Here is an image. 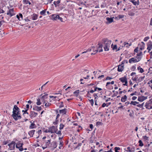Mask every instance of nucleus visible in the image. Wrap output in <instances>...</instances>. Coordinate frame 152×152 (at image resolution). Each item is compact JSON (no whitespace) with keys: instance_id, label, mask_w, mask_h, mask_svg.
I'll list each match as a JSON object with an SVG mask.
<instances>
[{"instance_id":"obj_1","label":"nucleus","mask_w":152,"mask_h":152,"mask_svg":"<svg viewBox=\"0 0 152 152\" xmlns=\"http://www.w3.org/2000/svg\"><path fill=\"white\" fill-rule=\"evenodd\" d=\"M102 44L99 43V45L98 48H102L103 45L104 46V48L105 51L109 50L110 47V45L111 44V41L109 40L107 38H104L102 40Z\"/></svg>"},{"instance_id":"obj_2","label":"nucleus","mask_w":152,"mask_h":152,"mask_svg":"<svg viewBox=\"0 0 152 152\" xmlns=\"http://www.w3.org/2000/svg\"><path fill=\"white\" fill-rule=\"evenodd\" d=\"M92 50L93 52V53H91V55H94L97 52L98 50H97V49L96 48H93L92 49H88L87 50H86V51H84L82 53H86L88 52H90Z\"/></svg>"},{"instance_id":"obj_3","label":"nucleus","mask_w":152,"mask_h":152,"mask_svg":"<svg viewBox=\"0 0 152 152\" xmlns=\"http://www.w3.org/2000/svg\"><path fill=\"white\" fill-rule=\"evenodd\" d=\"M12 116L13 118L16 121L20 119L21 118L20 113H18V114L16 113L12 114Z\"/></svg>"},{"instance_id":"obj_4","label":"nucleus","mask_w":152,"mask_h":152,"mask_svg":"<svg viewBox=\"0 0 152 152\" xmlns=\"http://www.w3.org/2000/svg\"><path fill=\"white\" fill-rule=\"evenodd\" d=\"M52 18L55 20H59L61 22H63V19L62 18L60 17L58 15L54 14L52 16Z\"/></svg>"},{"instance_id":"obj_5","label":"nucleus","mask_w":152,"mask_h":152,"mask_svg":"<svg viewBox=\"0 0 152 152\" xmlns=\"http://www.w3.org/2000/svg\"><path fill=\"white\" fill-rule=\"evenodd\" d=\"M152 99H150L149 101L146 102L145 106L146 108L148 109H152Z\"/></svg>"},{"instance_id":"obj_6","label":"nucleus","mask_w":152,"mask_h":152,"mask_svg":"<svg viewBox=\"0 0 152 152\" xmlns=\"http://www.w3.org/2000/svg\"><path fill=\"white\" fill-rule=\"evenodd\" d=\"M141 59V57H140L137 58V59H135L134 58H132L129 59V62L130 63H131L132 62L134 63L137 62L139 61Z\"/></svg>"},{"instance_id":"obj_7","label":"nucleus","mask_w":152,"mask_h":152,"mask_svg":"<svg viewBox=\"0 0 152 152\" xmlns=\"http://www.w3.org/2000/svg\"><path fill=\"white\" fill-rule=\"evenodd\" d=\"M38 115V113L34 111H31L29 114V116L31 119H33L36 117Z\"/></svg>"},{"instance_id":"obj_8","label":"nucleus","mask_w":152,"mask_h":152,"mask_svg":"<svg viewBox=\"0 0 152 152\" xmlns=\"http://www.w3.org/2000/svg\"><path fill=\"white\" fill-rule=\"evenodd\" d=\"M49 129L50 130V133H51L56 132L58 130L57 126L55 127L54 126H52L50 127Z\"/></svg>"},{"instance_id":"obj_9","label":"nucleus","mask_w":152,"mask_h":152,"mask_svg":"<svg viewBox=\"0 0 152 152\" xmlns=\"http://www.w3.org/2000/svg\"><path fill=\"white\" fill-rule=\"evenodd\" d=\"M119 80L123 83H125L124 84H123L124 86H127V79L126 77H124L120 78Z\"/></svg>"},{"instance_id":"obj_10","label":"nucleus","mask_w":152,"mask_h":152,"mask_svg":"<svg viewBox=\"0 0 152 152\" xmlns=\"http://www.w3.org/2000/svg\"><path fill=\"white\" fill-rule=\"evenodd\" d=\"M20 113V109L16 105H15L13 109L12 114Z\"/></svg>"},{"instance_id":"obj_11","label":"nucleus","mask_w":152,"mask_h":152,"mask_svg":"<svg viewBox=\"0 0 152 152\" xmlns=\"http://www.w3.org/2000/svg\"><path fill=\"white\" fill-rule=\"evenodd\" d=\"M8 145L9 146L10 150H13L15 148V142L13 141Z\"/></svg>"},{"instance_id":"obj_12","label":"nucleus","mask_w":152,"mask_h":152,"mask_svg":"<svg viewBox=\"0 0 152 152\" xmlns=\"http://www.w3.org/2000/svg\"><path fill=\"white\" fill-rule=\"evenodd\" d=\"M152 49V42L149 41L148 43L147 49L148 50V52H149Z\"/></svg>"},{"instance_id":"obj_13","label":"nucleus","mask_w":152,"mask_h":152,"mask_svg":"<svg viewBox=\"0 0 152 152\" xmlns=\"http://www.w3.org/2000/svg\"><path fill=\"white\" fill-rule=\"evenodd\" d=\"M29 107V104H27L26 105V109H25V110H23L22 112H23V115H25L27 114L28 115V113L27 112V111L28 110V109Z\"/></svg>"},{"instance_id":"obj_14","label":"nucleus","mask_w":152,"mask_h":152,"mask_svg":"<svg viewBox=\"0 0 152 152\" xmlns=\"http://www.w3.org/2000/svg\"><path fill=\"white\" fill-rule=\"evenodd\" d=\"M14 9H10L9 11L7 13V15H10V17H12L13 15H14V14L13 13Z\"/></svg>"},{"instance_id":"obj_15","label":"nucleus","mask_w":152,"mask_h":152,"mask_svg":"<svg viewBox=\"0 0 152 152\" xmlns=\"http://www.w3.org/2000/svg\"><path fill=\"white\" fill-rule=\"evenodd\" d=\"M42 109V108L41 107H38L36 106H34L33 108V110L38 111L41 110Z\"/></svg>"},{"instance_id":"obj_16","label":"nucleus","mask_w":152,"mask_h":152,"mask_svg":"<svg viewBox=\"0 0 152 152\" xmlns=\"http://www.w3.org/2000/svg\"><path fill=\"white\" fill-rule=\"evenodd\" d=\"M113 18H107L106 19L107 20V22H106V23L107 24H108L109 23H111L113 21Z\"/></svg>"},{"instance_id":"obj_17","label":"nucleus","mask_w":152,"mask_h":152,"mask_svg":"<svg viewBox=\"0 0 152 152\" xmlns=\"http://www.w3.org/2000/svg\"><path fill=\"white\" fill-rule=\"evenodd\" d=\"M124 65H119L118 66V72H122L124 69Z\"/></svg>"},{"instance_id":"obj_18","label":"nucleus","mask_w":152,"mask_h":152,"mask_svg":"<svg viewBox=\"0 0 152 152\" xmlns=\"http://www.w3.org/2000/svg\"><path fill=\"white\" fill-rule=\"evenodd\" d=\"M129 1L133 3L134 5H138L139 4V0H129Z\"/></svg>"},{"instance_id":"obj_19","label":"nucleus","mask_w":152,"mask_h":152,"mask_svg":"<svg viewBox=\"0 0 152 152\" xmlns=\"http://www.w3.org/2000/svg\"><path fill=\"white\" fill-rule=\"evenodd\" d=\"M23 145V143H21L20 142H18L16 145V147L17 148H21L22 147Z\"/></svg>"},{"instance_id":"obj_20","label":"nucleus","mask_w":152,"mask_h":152,"mask_svg":"<svg viewBox=\"0 0 152 152\" xmlns=\"http://www.w3.org/2000/svg\"><path fill=\"white\" fill-rule=\"evenodd\" d=\"M35 132V130H31L28 133V134L31 137H33V135L34 134V132Z\"/></svg>"},{"instance_id":"obj_21","label":"nucleus","mask_w":152,"mask_h":152,"mask_svg":"<svg viewBox=\"0 0 152 152\" xmlns=\"http://www.w3.org/2000/svg\"><path fill=\"white\" fill-rule=\"evenodd\" d=\"M16 17L19 20H21L23 19V15L21 13H19V15H17Z\"/></svg>"},{"instance_id":"obj_22","label":"nucleus","mask_w":152,"mask_h":152,"mask_svg":"<svg viewBox=\"0 0 152 152\" xmlns=\"http://www.w3.org/2000/svg\"><path fill=\"white\" fill-rule=\"evenodd\" d=\"M38 15L35 13H34L32 15V19L33 20H35L37 19Z\"/></svg>"},{"instance_id":"obj_23","label":"nucleus","mask_w":152,"mask_h":152,"mask_svg":"<svg viewBox=\"0 0 152 152\" xmlns=\"http://www.w3.org/2000/svg\"><path fill=\"white\" fill-rule=\"evenodd\" d=\"M59 112L63 115L65 114L66 113V108H64V109L60 110H59Z\"/></svg>"},{"instance_id":"obj_24","label":"nucleus","mask_w":152,"mask_h":152,"mask_svg":"<svg viewBox=\"0 0 152 152\" xmlns=\"http://www.w3.org/2000/svg\"><path fill=\"white\" fill-rule=\"evenodd\" d=\"M61 2V0H58L57 1H54L53 4H54L56 7L58 6L59 4Z\"/></svg>"},{"instance_id":"obj_25","label":"nucleus","mask_w":152,"mask_h":152,"mask_svg":"<svg viewBox=\"0 0 152 152\" xmlns=\"http://www.w3.org/2000/svg\"><path fill=\"white\" fill-rule=\"evenodd\" d=\"M37 127L36 125L33 123H31L29 126V129H32L36 128Z\"/></svg>"},{"instance_id":"obj_26","label":"nucleus","mask_w":152,"mask_h":152,"mask_svg":"<svg viewBox=\"0 0 152 152\" xmlns=\"http://www.w3.org/2000/svg\"><path fill=\"white\" fill-rule=\"evenodd\" d=\"M126 99L127 96L126 95H125L121 97V101L122 102H124L126 100Z\"/></svg>"},{"instance_id":"obj_27","label":"nucleus","mask_w":152,"mask_h":152,"mask_svg":"<svg viewBox=\"0 0 152 152\" xmlns=\"http://www.w3.org/2000/svg\"><path fill=\"white\" fill-rule=\"evenodd\" d=\"M144 78L145 76L140 77L137 80L138 81V83L141 82L144 80Z\"/></svg>"},{"instance_id":"obj_28","label":"nucleus","mask_w":152,"mask_h":152,"mask_svg":"<svg viewBox=\"0 0 152 152\" xmlns=\"http://www.w3.org/2000/svg\"><path fill=\"white\" fill-rule=\"evenodd\" d=\"M139 103V102H136V101H132L131 102L130 104L131 105L132 104L134 105H136L137 104H138Z\"/></svg>"},{"instance_id":"obj_29","label":"nucleus","mask_w":152,"mask_h":152,"mask_svg":"<svg viewBox=\"0 0 152 152\" xmlns=\"http://www.w3.org/2000/svg\"><path fill=\"white\" fill-rule=\"evenodd\" d=\"M37 102L36 103L37 105H39L41 104V99L40 98H38L37 100Z\"/></svg>"},{"instance_id":"obj_30","label":"nucleus","mask_w":152,"mask_h":152,"mask_svg":"<svg viewBox=\"0 0 152 152\" xmlns=\"http://www.w3.org/2000/svg\"><path fill=\"white\" fill-rule=\"evenodd\" d=\"M138 100L140 102H142L144 100V99L143 96L139 97L138 99Z\"/></svg>"},{"instance_id":"obj_31","label":"nucleus","mask_w":152,"mask_h":152,"mask_svg":"<svg viewBox=\"0 0 152 152\" xmlns=\"http://www.w3.org/2000/svg\"><path fill=\"white\" fill-rule=\"evenodd\" d=\"M23 3H25L26 4H28L29 5L31 4V3L28 0H23Z\"/></svg>"},{"instance_id":"obj_32","label":"nucleus","mask_w":152,"mask_h":152,"mask_svg":"<svg viewBox=\"0 0 152 152\" xmlns=\"http://www.w3.org/2000/svg\"><path fill=\"white\" fill-rule=\"evenodd\" d=\"M51 104L49 102H46L45 103V106L47 107L50 106L51 105Z\"/></svg>"},{"instance_id":"obj_33","label":"nucleus","mask_w":152,"mask_h":152,"mask_svg":"<svg viewBox=\"0 0 152 152\" xmlns=\"http://www.w3.org/2000/svg\"><path fill=\"white\" fill-rule=\"evenodd\" d=\"M138 143H139V146L142 147L143 145V144L141 140H139L138 141Z\"/></svg>"},{"instance_id":"obj_34","label":"nucleus","mask_w":152,"mask_h":152,"mask_svg":"<svg viewBox=\"0 0 152 152\" xmlns=\"http://www.w3.org/2000/svg\"><path fill=\"white\" fill-rule=\"evenodd\" d=\"M48 95L47 94H44V95L42 96L41 97L44 99L46 100V99L48 98Z\"/></svg>"},{"instance_id":"obj_35","label":"nucleus","mask_w":152,"mask_h":152,"mask_svg":"<svg viewBox=\"0 0 152 152\" xmlns=\"http://www.w3.org/2000/svg\"><path fill=\"white\" fill-rule=\"evenodd\" d=\"M64 126V125L63 124H61L60 125V127L59 129L60 130H61L63 129Z\"/></svg>"},{"instance_id":"obj_36","label":"nucleus","mask_w":152,"mask_h":152,"mask_svg":"<svg viewBox=\"0 0 152 152\" xmlns=\"http://www.w3.org/2000/svg\"><path fill=\"white\" fill-rule=\"evenodd\" d=\"M41 101L43 102V104L45 103L47 101L46 100L42 98V97L40 98Z\"/></svg>"},{"instance_id":"obj_37","label":"nucleus","mask_w":152,"mask_h":152,"mask_svg":"<svg viewBox=\"0 0 152 152\" xmlns=\"http://www.w3.org/2000/svg\"><path fill=\"white\" fill-rule=\"evenodd\" d=\"M115 152H119L118 150H120V148L119 147H115Z\"/></svg>"},{"instance_id":"obj_38","label":"nucleus","mask_w":152,"mask_h":152,"mask_svg":"<svg viewBox=\"0 0 152 152\" xmlns=\"http://www.w3.org/2000/svg\"><path fill=\"white\" fill-rule=\"evenodd\" d=\"M46 11L45 10H43L42 11H41L40 13L41 15H44Z\"/></svg>"},{"instance_id":"obj_39","label":"nucleus","mask_w":152,"mask_h":152,"mask_svg":"<svg viewBox=\"0 0 152 152\" xmlns=\"http://www.w3.org/2000/svg\"><path fill=\"white\" fill-rule=\"evenodd\" d=\"M128 15L130 16H133L134 15V13L132 12H129Z\"/></svg>"},{"instance_id":"obj_40","label":"nucleus","mask_w":152,"mask_h":152,"mask_svg":"<svg viewBox=\"0 0 152 152\" xmlns=\"http://www.w3.org/2000/svg\"><path fill=\"white\" fill-rule=\"evenodd\" d=\"M144 103H142L141 104H139L137 105V106L140 108H142L143 106Z\"/></svg>"},{"instance_id":"obj_41","label":"nucleus","mask_w":152,"mask_h":152,"mask_svg":"<svg viewBox=\"0 0 152 152\" xmlns=\"http://www.w3.org/2000/svg\"><path fill=\"white\" fill-rule=\"evenodd\" d=\"M90 102L91 103V105L93 106L94 104V100L93 99L89 100Z\"/></svg>"},{"instance_id":"obj_42","label":"nucleus","mask_w":152,"mask_h":152,"mask_svg":"<svg viewBox=\"0 0 152 152\" xmlns=\"http://www.w3.org/2000/svg\"><path fill=\"white\" fill-rule=\"evenodd\" d=\"M102 124L101 122L99 121H98L96 122V125L97 126L102 125Z\"/></svg>"},{"instance_id":"obj_43","label":"nucleus","mask_w":152,"mask_h":152,"mask_svg":"<svg viewBox=\"0 0 152 152\" xmlns=\"http://www.w3.org/2000/svg\"><path fill=\"white\" fill-rule=\"evenodd\" d=\"M143 138L146 141L148 140V137L146 136H143Z\"/></svg>"},{"instance_id":"obj_44","label":"nucleus","mask_w":152,"mask_h":152,"mask_svg":"<svg viewBox=\"0 0 152 152\" xmlns=\"http://www.w3.org/2000/svg\"><path fill=\"white\" fill-rule=\"evenodd\" d=\"M149 39V37H145L144 39V41L145 42L147 41Z\"/></svg>"},{"instance_id":"obj_45","label":"nucleus","mask_w":152,"mask_h":152,"mask_svg":"<svg viewBox=\"0 0 152 152\" xmlns=\"http://www.w3.org/2000/svg\"><path fill=\"white\" fill-rule=\"evenodd\" d=\"M53 0H48L47 3L45 4H48V3L51 4Z\"/></svg>"},{"instance_id":"obj_46","label":"nucleus","mask_w":152,"mask_h":152,"mask_svg":"<svg viewBox=\"0 0 152 152\" xmlns=\"http://www.w3.org/2000/svg\"><path fill=\"white\" fill-rule=\"evenodd\" d=\"M124 16L122 15H119L118 16V17L119 18V19H121L123 18L124 17Z\"/></svg>"},{"instance_id":"obj_47","label":"nucleus","mask_w":152,"mask_h":152,"mask_svg":"<svg viewBox=\"0 0 152 152\" xmlns=\"http://www.w3.org/2000/svg\"><path fill=\"white\" fill-rule=\"evenodd\" d=\"M56 134H60V135H61V131H60V130H59L58 131H57L56 132H55Z\"/></svg>"},{"instance_id":"obj_48","label":"nucleus","mask_w":152,"mask_h":152,"mask_svg":"<svg viewBox=\"0 0 152 152\" xmlns=\"http://www.w3.org/2000/svg\"><path fill=\"white\" fill-rule=\"evenodd\" d=\"M57 146L56 143V142H53V147L54 148H56Z\"/></svg>"},{"instance_id":"obj_49","label":"nucleus","mask_w":152,"mask_h":152,"mask_svg":"<svg viewBox=\"0 0 152 152\" xmlns=\"http://www.w3.org/2000/svg\"><path fill=\"white\" fill-rule=\"evenodd\" d=\"M61 104L59 106V107L60 108L63 107H64V105L63 104V102H61Z\"/></svg>"},{"instance_id":"obj_50","label":"nucleus","mask_w":152,"mask_h":152,"mask_svg":"<svg viewBox=\"0 0 152 152\" xmlns=\"http://www.w3.org/2000/svg\"><path fill=\"white\" fill-rule=\"evenodd\" d=\"M127 150H126L127 151H129V152H131V148L129 147H128L127 148Z\"/></svg>"},{"instance_id":"obj_51","label":"nucleus","mask_w":152,"mask_h":152,"mask_svg":"<svg viewBox=\"0 0 152 152\" xmlns=\"http://www.w3.org/2000/svg\"><path fill=\"white\" fill-rule=\"evenodd\" d=\"M142 53L141 51H140L139 53L137 54V56H142Z\"/></svg>"},{"instance_id":"obj_52","label":"nucleus","mask_w":152,"mask_h":152,"mask_svg":"<svg viewBox=\"0 0 152 152\" xmlns=\"http://www.w3.org/2000/svg\"><path fill=\"white\" fill-rule=\"evenodd\" d=\"M136 69V67L135 66H133L132 67V69L133 71H134Z\"/></svg>"},{"instance_id":"obj_53","label":"nucleus","mask_w":152,"mask_h":152,"mask_svg":"<svg viewBox=\"0 0 152 152\" xmlns=\"http://www.w3.org/2000/svg\"><path fill=\"white\" fill-rule=\"evenodd\" d=\"M79 93V90H77L75 91L73 93L74 94H78Z\"/></svg>"},{"instance_id":"obj_54","label":"nucleus","mask_w":152,"mask_h":152,"mask_svg":"<svg viewBox=\"0 0 152 152\" xmlns=\"http://www.w3.org/2000/svg\"><path fill=\"white\" fill-rule=\"evenodd\" d=\"M124 106L123 105H121L119 107H118V109H125V107H124Z\"/></svg>"},{"instance_id":"obj_55","label":"nucleus","mask_w":152,"mask_h":152,"mask_svg":"<svg viewBox=\"0 0 152 152\" xmlns=\"http://www.w3.org/2000/svg\"><path fill=\"white\" fill-rule=\"evenodd\" d=\"M138 51V47H137L134 50V52H135L137 53Z\"/></svg>"},{"instance_id":"obj_56","label":"nucleus","mask_w":152,"mask_h":152,"mask_svg":"<svg viewBox=\"0 0 152 152\" xmlns=\"http://www.w3.org/2000/svg\"><path fill=\"white\" fill-rule=\"evenodd\" d=\"M117 46L116 45H115L114 46V47L113 48V49L114 50H117Z\"/></svg>"},{"instance_id":"obj_57","label":"nucleus","mask_w":152,"mask_h":152,"mask_svg":"<svg viewBox=\"0 0 152 152\" xmlns=\"http://www.w3.org/2000/svg\"><path fill=\"white\" fill-rule=\"evenodd\" d=\"M58 120H56L54 122H53V124L54 125H56L58 124Z\"/></svg>"},{"instance_id":"obj_58","label":"nucleus","mask_w":152,"mask_h":152,"mask_svg":"<svg viewBox=\"0 0 152 152\" xmlns=\"http://www.w3.org/2000/svg\"><path fill=\"white\" fill-rule=\"evenodd\" d=\"M140 72L141 73H142L144 72V71L143 69L141 68L140 69Z\"/></svg>"},{"instance_id":"obj_59","label":"nucleus","mask_w":152,"mask_h":152,"mask_svg":"<svg viewBox=\"0 0 152 152\" xmlns=\"http://www.w3.org/2000/svg\"><path fill=\"white\" fill-rule=\"evenodd\" d=\"M63 145H64V144L63 143V142L62 141H61L60 142L59 145L62 146Z\"/></svg>"},{"instance_id":"obj_60","label":"nucleus","mask_w":152,"mask_h":152,"mask_svg":"<svg viewBox=\"0 0 152 152\" xmlns=\"http://www.w3.org/2000/svg\"><path fill=\"white\" fill-rule=\"evenodd\" d=\"M44 132H45V133H48V132H49V133L50 132V130L49 129L48 130L46 129L44 131Z\"/></svg>"},{"instance_id":"obj_61","label":"nucleus","mask_w":152,"mask_h":152,"mask_svg":"<svg viewBox=\"0 0 152 152\" xmlns=\"http://www.w3.org/2000/svg\"><path fill=\"white\" fill-rule=\"evenodd\" d=\"M90 128L91 129V130H92L93 128V126L92 124H91L90 125Z\"/></svg>"},{"instance_id":"obj_62","label":"nucleus","mask_w":152,"mask_h":152,"mask_svg":"<svg viewBox=\"0 0 152 152\" xmlns=\"http://www.w3.org/2000/svg\"><path fill=\"white\" fill-rule=\"evenodd\" d=\"M137 77H135L134 78H133V77L132 78V79L134 81H136L137 79Z\"/></svg>"},{"instance_id":"obj_63","label":"nucleus","mask_w":152,"mask_h":152,"mask_svg":"<svg viewBox=\"0 0 152 152\" xmlns=\"http://www.w3.org/2000/svg\"><path fill=\"white\" fill-rule=\"evenodd\" d=\"M145 46H142H142L140 48V50H142L143 49H144Z\"/></svg>"},{"instance_id":"obj_64","label":"nucleus","mask_w":152,"mask_h":152,"mask_svg":"<svg viewBox=\"0 0 152 152\" xmlns=\"http://www.w3.org/2000/svg\"><path fill=\"white\" fill-rule=\"evenodd\" d=\"M150 25L151 26H152V18L151 19Z\"/></svg>"}]
</instances>
